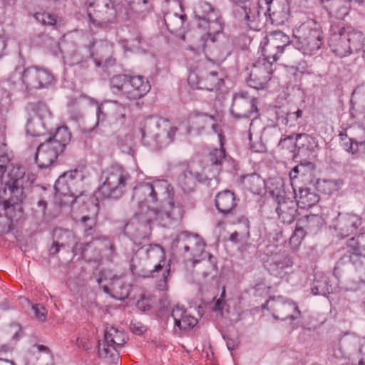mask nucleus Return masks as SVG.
I'll return each instance as SVG.
<instances>
[{
  "label": "nucleus",
  "instance_id": "1",
  "mask_svg": "<svg viewBox=\"0 0 365 365\" xmlns=\"http://www.w3.org/2000/svg\"><path fill=\"white\" fill-rule=\"evenodd\" d=\"M173 188L165 180H156L152 182H140L133 187L132 200L136 202L159 204L166 209L171 220H178L183 216V208L180 202L173 200Z\"/></svg>",
  "mask_w": 365,
  "mask_h": 365
},
{
  "label": "nucleus",
  "instance_id": "2",
  "mask_svg": "<svg viewBox=\"0 0 365 365\" xmlns=\"http://www.w3.org/2000/svg\"><path fill=\"white\" fill-rule=\"evenodd\" d=\"M142 255H145L147 259L153 262H158L154 265V268L148 272L147 274L143 275V277H154L155 273L162 271V278L158 282L156 287L160 290L163 291L167 289L168 278L170 275V264H166L165 255L163 248L158 244L145 245L139 247L135 252L134 257L132 258L130 264V269L133 274L140 275L138 272V264L136 259Z\"/></svg>",
  "mask_w": 365,
  "mask_h": 365
},
{
  "label": "nucleus",
  "instance_id": "3",
  "mask_svg": "<svg viewBox=\"0 0 365 365\" xmlns=\"http://www.w3.org/2000/svg\"><path fill=\"white\" fill-rule=\"evenodd\" d=\"M101 180L102 184L96 191L97 198L117 200L125 193L131 176L123 166L113 165L102 172Z\"/></svg>",
  "mask_w": 365,
  "mask_h": 365
},
{
  "label": "nucleus",
  "instance_id": "4",
  "mask_svg": "<svg viewBox=\"0 0 365 365\" xmlns=\"http://www.w3.org/2000/svg\"><path fill=\"white\" fill-rule=\"evenodd\" d=\"M9 180L5 183V192L9 195L4 202L5 210L19 207L27 196V191L31 187L34 178L29 173L26 174L25 168L21 165L13 167L9 173Z\"/></svg>",
  "mask_w": 365,
  "mask_h": 365
},
{
  "label": "nucleus",
  "instance_id": "5",
  "mask_svg": "<svg viewBox=\"0 0 365 365\" xmlns=\"http://www.w3.org/2000/svg\"><path fill=\"white\" fill-rule=\"evenodd\" d=\"M294 46L304 55H313L322 44V31L319 23L308 20L294 31Z\"/></svg>",
  "mask_w": 365,
  "mask_h": 365
},
{
  "label": "nucleus",
  "instance_id": "6",
  "mask_svg": "<svg viewBox=\"0 0 365 365\" xmlns=\"http://www.w3.org/2000/svg\"><path fill=\"white\" fill-rule=\"evenodd\" d=\"M364 37L361 31L352 26L342 27L330 36L329 45L336 55L344 57L361 50Z\"/></svg>",
  "mask_w": 365,
  "mask_h": 365
},
{
  "label": "nucleus",
  "instance_id": "7",
  "mask_svg": "<svg viewBox=\"0 0 365 365\" xmlns=\"http://www.w3.org/2000/svg\"><path fill=\"white\" fill-rule=\"evenodd\" d=\"M15 79L19 80V90L30 92L34 89L47 87L53 81V75L48 71L36 67L25 68L21 72H14L11 74L9 82L15 84Z\"/></svg>",
  "mask_w": 365,
  "mask_h": 365
},
{
  "label": "nucleus",
  "instance_id": "8",
  "mask_svg": "<svg viewBox=\"0 0 365 365\" xmlns=\"http://www.w3.org/2000/svg\"><path fill=\"white\" fill-rule=\"evenodd\" d=\"M195 17L198 19V26L206 31L205 42L208 39L214 43L216 36L222 31L219 11L207 1H200L195 9ZM205 35L202 39L204 41Z\"/></svg>",
  "mask_w": 365,
  "mask_h": 365
},
{
  "label": "nucleus",
  "instance_id": "9",
  "mask_svg": "<svg viewBox=\"0 0 365 365\" xmlns=\"http://www.w3.org/2000/svg\"><path fill=\"white\" fill-rule=\"evenodd\" d=\"M85 177L82 169L76 168L65 172L55 182L56 192L62 196L71 197V203H74L83 193Z\"/></svg>",
  "mask_w": 365,
  "mask_h": 365
},
{
  "label": "nucleus",
  "instance_id": "10",
  "mask_svg": "<svg viewBox=\"0 0 365 365\" xmlns=\"http://www.w3.org/2000/svg\"><path fill=\"white\" fill-rule=\"evenodd\" d=\"M87 14L89 22L96 28L106 29L115 23L117 17V11L111 0L88 1Z\"/></svg>",
  "mask_w": 365,
  "mask_h": 365
},
{
  "label": "nucleus",
  "instance_id": "11",
  "mask_svg": "<svg viewBox=\"0 0 365 365\" xmlns=\"http://www.w3.org/2000/svg\"><path fill=\"white\" fill-rule=\"evenodd\" d=\"M230 114L236 120L251 118L259 116L257 108V98L250 95L247 91H240L232 96Z\"/></svg>",
  "mask_w": 365,
  "mask_h": 365
},
{
  "label": "nucleus",
  "instance_id": "12",
  "mask_svg": "<svg viewBox=\"0 0 365 365\" xmlns=\"http://www.w3.org/2000/svg\"><path fill=\"white\" fill-rule=\"evenodd\" d=\"M262 11L271 24L283 25L288 21L289 6L287 0H262Z\"/></svg>",
  "mask_w": 365,
  "mask_h": 365
},
{
  "label": "nucleus",
  "instance_id": "13",
  "mask_svg": "<svg viewBox=\"0 0 365 365\" xmlns=\"http://www.w3.org/2000/svg\"><path fill=\"white\" fill-rule=\"evenodd\" d=\"M89 56H92L96 67L108 69L115 65L113 56V45L107 41H92L88 44Z\"/></svg>",
  "mask_w": 365,
  "mask_h": 365
},
{
  "label": "nucleus",
  "instance_id": "14",
  "mask_svg": "<svg viewBox=\"0 0 365 365\" xmlns=\"http://www.w3.org/2000/svg\"><path fill=\"white\" fill-rule=\"evenodd\" d=\"M269 306L272 316L277 320L296 319L300 317V311L297 304L291 300H284L282 297L267 300L262 308Z\"/></svg>",
  "mask_w": 365,
  "mask_h": 365
},
{
  "label": "nucleus",
  "instance_id": "15",
  "mask_svg": "<svg viewBox=\"0 0 365 365\" xmlns=\"http://www.w3.org/2000/svg\"><path fill=\"white\" fill-rule=\"evenodd\" d=\"M362 224L361 217L353 213H340L332 220L331 227L336 232V236L343 239L355 235Z\"/></svg>",
  "mask_w": 365,
  "mask_h": 365
},
{
  "label": "nucleus",
  "instance_id": "16",
  "mask_svg": "<svg viewBox=\"0 0 365 365\" xmlns=\"http://www.w3.org/2000/svg\"><path fill=\"white\" fill-rule=\"evenodd\" d=\"M187 82L192 88L212 91L220 89L224 83V80L218 76V73L216 71L204 73L200 71H193L190 73Z\"/></svg>",
  "mask_w": 365,
  "mask_h": 365
},
{
  "label": "nucleus",
  "instance_id": "17",
  "mask_svg": "<svg viewBox=\"0 0 365 365\" xmlns=\"http://www.w3.org/2000/svg\"><path fill=\"white\" fill-rule=\"evenodd\" d=\"M141 206L140 212L136 213L133 217L125 225V232L131 233L142 239L148 237L151 233L152 225L153 224L150 218L143 205Z\"/></svg>",
  "mask_w": 365,
  "mask_h": 365
},
{
  "label": "nucleus",
  "instance_id": "18",
  "mask_svg": "<svg viewBox=\"0 0 365 365\" xmlns=\"http://www.w3.org/2000/svg\"><path fill=\"white\" fill-rule=\"evenodd\" d=\"M270 274L283 278L293 266L292 257L286 251H279L272 254L264 264Z\"/></svg>",
  "mask_w": 365,
  "mask_h": 365
},
{
  "label": "nucleus",
  "instance_id": "19",
  "mask_svg": "<svg viewBox=\"0 0 365 365\" xmlns=\"http://www.w3.org/2000/svg\"><path fill=\"white\" fill-rule=\"evenodd\" d=\"M347 250L337 262V266L350 262L356 265L359 257L365 258V232L352 237L348 242Z\"/></svg>",
  "mask_w": 365,
  "mask_h": 365
},
{
  "label": "nucleus",
  "instance_id": "20",
  "mask_svg": "<svg viewBox=\"0 0 365 365\" xmlns=\"http://www.w3.org/2000/svg\"><path fill=\"white\" fill-rule=\"evenodd\" d=\"M272 66L262 60L255 64L247 80L249 86L256 90L263 89L272 78Z\"/></svg>",
  "mask_w": 365,
  "mask_h": 365
},
{
  "label": "nucleus",
  "instance_id": "21",
  "mask_svg": "<svg viewBox=\"0 0 365 365\" xmlns=\"http://www.w3.org/2000/svg\"><path fill=\"white\" fill-rule=\"evenodd\" d=\"M63 153L48 140L41 143L35 154V163L40 169H46L56 163L57 157Z\"/></svg>",
  "mask_w": 365,
  "mask_h": 365
},
{
  "label": "nucleus",
  "instance_id": "22",
  "mask_svg": "<svg viewBox=\"0 0 365 365\" xmlns=\"http://www.w3.org/2000/svg\"><path fill=\"white\" fill-rule=\"evenodd\" d=\"M157 126L159 128L162 127L163 130L162 132L157 133L153 135L154 143H150L144 130H141L142 141L143 143L149 146L160 148L172 143L174 140V135L177 131V128L170 126L168 120H163L162 123H158Z\"/></svg>",
  "mask_w": 365,
  "mask_h": 365
},
{
  "label": "nucleus",
  "instance_id": "23",
  "mask_svg": "<svg viewBox=\"0 0 365 365\" xmlns=\"http://www.w3.org/2000/svg\"><path fill=\"white\" fill-rule=\"evenodd\" d=\"M187 121L189 133L190 130H195L198 134H200L209 128H211L215 133L217 132V120L215 116L206 113L193 112L190 114Z\"/></svg>",
  "mask_w": 365,
  "mask_h": 365
},
{
  "label": "nucleus",
  "instance_id": "24",
  "mask_svg": "<svg viewBox=\"0 0 365 365\" xmlns=\"http://www.w3.org/2000/svg\"><path fill=\"white\" fill-rule=\"evenodd\" d=\"M125 343V335L123 331L110 327H106L104 334V344L103 347H101L99 344L98 353L100 356L104 355L107 356L109 354L113 355L110 348H113L116 351L118 347H121Z\"/></svg>",
  "mask_w": 365,
  "mask_h": 365
},
{
  "label": "nucleus",
  "instance_id": "25",
  "mask_svg": "<svg viewBox=\"0 0 365 365\" xmlns=\"http://www.w3.org/2000/svg\"><path fill=\"white\" fill-rule=\"evenodd\" d=\"M170 317L174 322V332L178 334V330L186 331L194 328L198 323V320L187 313V310L180 305H175L171 312Z\"/></svg>",
  "mask_w": 365,
  "mask_h": 365
},
{
  "label": "nucleus",
  "instance_id": "26",
  "mask_svg": "<svg viewBox=\"0 0 365 365\" xmlns=\"http://www.w3.org/2000/svg\"><path fill=\"white\" fill-rule=\"evenodd\" d=\"M150 90L149 81L142 76H129L126 98L135 101L143 98Z\"/></svg>",
  "mask_w": 365,
  "mask_h": 365
},
{
  "label": "nucleus",
  "instance_id": "27",
  "mask_svg": "<svg viewBox=\"0 0 365 365\" xmlns=\"http://www.w3.org/2000/svg\"><path fill=\"white\" fill-rule=\"evenodd\" d=\"M269 193L277 202V205L284 202L294 197L293 190L289 185H286L282 178L272 179L268 187Z\"/></svg>",
  "mask_w": 365,
  "mask_h": 365
},
{
  "label": "nucleus",
  "instance_id": "28",
  "mask_svg": "<svg viewBox=\"0 0 365 365\" xmlns=\"http://www.w3.org/2000/svg\"><path fill=\"white\" fill-rule=\"evenodd\" d=\"M315 165L310 161L301 162L289 173V178L292 182L299 180L305 185L314 183Z\"/></svg>",
  "mask_w": 365,
  "mask_h": 365
},
{
  "label": "nucleus",
  "instance_id": "29",
  "mask_svg": "<svg viewBox=\"0 0 365 365\" xmlns=\"http://www.w3.org/2000/svg\"><path fill=\"white\" fill-rule=\"evenodd\" d=\"M237 205L234 192L229 190L219 192L215 197V206L224 217L232 215Z\"/></svg>",
  "mask_w": 365,
  "mask_h": 365
},
{
  "label": "nucleus",
  "instance_id": "30",
  "mask_svg": "<svg viewBox=\"0 0 365 365\" xmlns=\"http://www.w3.org/2000/svg\"><path fill=\"white\" fill-rule=\"evenodd\" d=\"M291 186L294 194V197L296 199V202L301 207H312L319 202V195L312 191L310 188L299 187L297 190L294 187L292 183H291Z\"/></svg>",
  "mask_w": 365,
  "mask_h": 365
},
{
  "label": "nucleus",
  "instance_id": "31",
  "mask_svg": "<svg viewBox=\"0 0 365 365\" xmlns=\"http://www.w3.org/2000/svg\"><path fill=\"white\" fill-rule=\"evenodd\" d=\"M298 204L292 199L284 202H280L276 207V212L279 220L284 224H291L297 216Z\"/></svg>",
  "mask_w": 365,
  "mask_h": 365
},
{
  "label": "nucleus",
  "instance_id": "32",
  "mask_svg": "<svg viewBox=\"0 0 365 365\" xmlns=\"http://www.w3.org/2000/svg\"><path fill=\"white\" fill-rule=\"evenodd\" d=\"M311 292L314 295L327 296L332 293V286L328 277L322 272H316L311 284Z\"/></svg>",
  "mask_w": 365,
  "mask_h": 365
},
{
  "label": "nucleus",
  "instance_id": "33",
  "mask_svg": "<svg viewBox=\"0 0 365 365\" xmlns=\"http://www.w3.org/2000/svg\"><path fill=\"white\" fill-rule=\"evenodd\" d=\"M68 65L70 66H78L83 69L88 67V61L92 56H89L88 45L84 48H76L72 46V49L68 51Z\"/></svg>",
  "mask_w": 365,
  "mask_h": 365
},
{
  "label": "nucleus",
  "instance_id": "34",
  "mask_svg": "<svg viewBox=\"0 0 365 365\" xmlns=\"http://www.w3.org/2000/svg\"><path fill=\"white\" fill-rule=\"evenodd\" d=\"M138 205H143L148 215L153 223L157 222L158 225L163 227L168 226V223L171 221L170 219L169 215L166 210H160L159 207H161L159 204H148L145 202H137Z\"/></svg>",
  "mask_w": 365,
  "mask_h": 365
},
{
  "label": "nucleus",
  "instance_id": "35",
  "mask_svg": "<svg viewBox=\"0 0 365 365\" xmlns=\"http://www.w3.org/2000/svg\"><path fill=\"white\" fill-rule=\"evenodd\" d=\"M201 180L202 176L199 173H193L186 168L178 177V185L185 192H189L192 191L197 182Z\"/></svg>",
  "mask_w": 365,
  "mask_h": 365
},
{
  "label": "nucleus",
  "instance_id": "36",
  "mask_svg": "<svg viewBox=\"0 0 365 365\" xmlns=\"http://www.w3.org/2000/svg\"><path fill=\"white\" fill-rule=\"evenodd\" d=\"M307 234H317L324 225V218L317 214L306 215L298 220Z\"/></svg>",
  "mask_w": 365,
  "mask_h": 365
},
{
  "label": "nucleus",
  "instance_id": "37",
  "mask_svg": "<svg viewBox=\"0 0 365 365\" xmlns=\"http://www.w3.org/2000/svg\"><path fill=\"white\" fill-rule=\"evenodd\" d=\"M71 133L66 125L58 127L55 133L51 135L46 140L52 143L59 150L63 152L67 144L70 142Z\"/></svg>",
  "mask_w": 365,
  "mask_h": 365
},
{
  "label": "nucleus",
  "instance_id": "38",
  "mask_svg": "<svg viewBox=\"0 0 365 365\" xmlns=\"http://www.w3.org/2000/svg\"><path fill=\"white\" fill-rule=\"evenodd\" d=\"M197 245V236H192L187 232H181L173 240L171 247L173 251L187 252L192 245Z\"/></svg>",
  "mask_w": 365,
  "mask_h": 365
},
{
  "label": "nucleus",
  "instance_id": "39",
  "mask_svg": "<svg viewBox=\"0 0 365 365\" xmlns=\"http://www.w3.org/2000/svg\"><path fill=\"white\" fill-rule=\"evenodd\" d=\"M238 224L240 225V230L235 231L230 236L229 240L235 243H244L250 237V221L247 217L242 216L238 218Z\"/></svg>",
  "mask_w": 365,
  "mask_h": 365
},
{
  "label": "nucleus",
  "instance_id": "40",
  "mask_svg": "<svg viewBox=\"0 0 365 365\" xmlns=\"http://www.w3.org/2000/svg\"><path fill=\"white\" fill-rule=\"evenodd\" d=\"M109 125L121 127L126 120V108L117 101L110 103Z\"/></svg>",
  "mask_w": 365,
  "mask_h": 365
},
{
  "label": "nucleus",
  "instance_id": "41",
  "mask_svg": "<svg viewBox=\"0 0 365 365\" xmlns=\"http://www.w3.org/2000/svg\"><path fill=\"white\" fill-rule=\"evenodd\" d=\"M260 46L263 56L262 61L270 63L272 65L277 62L280 56L284 53V51L277 48L274 45H272V43L264 38L261 42Z\"/></svg>",
  "mask_w": 365,
  "mask_h": 365
},
{
  "label": "nucleus",
  "instance_id": "42",
  "mask_svg": "<svg viewBox=\"0 0 365 365\" xmlns=\"http://www.w3.org/2000/svg\"><path fill=\"white\" fill-rule=\"evenodd\" d=\"M29 14L32 16L34 19L44 26H51L53 29L56 28L57 25V16L54 14H51L43 11L42 9L36 10V9H29Z\"/></svg>",
  "mask_w": 365,
  "mask_h": 365
},
{
  "label": "nucleus",
  "instance_id": "43",
  "mask_svg": "<svg viewBox=\"0 0 365 365\" xmlns=\"http://www.w3.org/2000/svg\"><path fill=\"white\" fill-rule=\"evenodd\" d=\"M185 16L177 14H166L164 22L168 31L175 34L181 35L183 32V25Z\"/></svg>",
  "mask_w": 365,
  "mask_h": 365
},
{
  "label": "nucleus",
  "instance_id": "44",
  "mask_svg": "<svg viewBox=\"0 0 365 365\" xmlns=\"http://www.w3.org/2000/svg\"><path fill=\"white\" fill-rule=\"evenodd\" d=\"M329 4L324 5L328 12L338 19H343L349 13V6L346 2L341 0L327 1Z\"/></svg>",
  "mask_w": 365,
  "mask_h": 365
},
{
  "label": "nucleus",
  "instance_id": "45",
  "mask_svg": "<svg viewBox=\"0 0 365 365\" xmlns=\"http://www.w3.org/2000/svg\"><path fill=\"white\" fill-rule=\"evenodd\" d=\"M53 240L62 247H70L76 243L75 237L72 231L62 228H55L53 231Z\"/></svg>",
  "mask_w": 365,
  "mask_h": 365
},
{
  "label": "nucleus",
  "instance_id": "46",
  "mask_svg": "<svg viewBox=\"0 0 365 365\" xmlns=\"http://www.w3.org/2000/svg\"><path fill=\"white\" fill-rule=\"evenodd\" d=\"M128 81V75L120 74L113 76L110 80L112 92L116 95H121L126 98Z\"/></svg>",
  "mask_w": 365,
  "mask_h": 365
},
{
  "label": "nucleus",
  "instance_id": "47",
  "mask_svg": "<svg viewBox=\"0 0 365 365\" xmlns=\"http://www.w3.org/2000/svg\"><path fill=\"white\" fill-rule=\"evenodd\" d=\"M264 39L270 42L277 48H280L284 51L288 46H289L291 42L289 36L281 31L269 32Z\"/></svg>",
  "mask_w": 365,
  "mask_h": 365
},
{
  "label": "nucleus",
  "instance_id": "48",
  "mask_svg": "<svg viewBox=\"0 0 365 365\" xmlns=\"http://www.w3.org/2000/svg\"><path fill=\"white\" fill-rule=\"evenodd\" d=\"M225 150L222 148L214 149L209 154V161L213 170V177L218 175L222 170V164L225 160Z\"/></svg>",
  "mask_w": 365,
  "mask_h": 365
},
{
  "label": "nucleus",
  "instance_id": "49",
  "mask_svg": "<svg viewBox=\"0 0 365 365\" xmlns=\"http://www.w3.org/2000/svg\"><path fill=\"white\" fill-rule=\"evenodd\" d=\"M295 146L300 149H306L312 153L318 147V140L316 138L306 133L297 134Z\"/></svg>",
  "mask_w": 365,
  "mask_h": 365
},
{
  "label": "nucleus",
  "instance_id": "50",
  "mask_svg": "<svg viewBox=\"0 0 365 365\" xmlns=\"http://www.w3.org/2000/svg\"><path fill=\"white\" fill-rule=\"evenodd\" d=\"M110 103H101L98 105L96 108V122L95 125L88 129V132H91L94 130L95 127L98 125L99 124L105 125L106 123L109 124V118H110Z\"/></svg>",
  "mask_w": 365,
  "mask_h": 365
},
{
  "label": "nucleus",
  "instance_id": "51",
  "mask_svg": "<svg viewBox=\"0 0 365 365\" xmlns=\"http://www.w3.org/2000/svg\"><path fill=\"white\" fill-rule=\"evenodd\" d=\"M45 125V120L31 115L27 120L26 133L31 136H38L41 135Z\"/></svg>",
  "mask_w": 365,
  "mask_h": 365
},
{
  "label": "nucleus",
  "instance_id": "52",
  "mask_svg": "<svg viewBox=\"0 0 365 365\" xmlns=\"http://www.w3.org/2000/svg\"><path fill=\"white\" fill-rule=\"evenodd\" d=\"M29 107L31 110L34 113V117L39 118L45 121L51 119L52 115L51 112L45 103L38 101L31 103Z\"/></svg>",
  "mask_w": 365,
  "mask_h": 365
},
{
  "label": "nucleus",
  "instance_id": "53",
  "mask_svg": "<svg viewBox=\"0 0 365 365\" xmlns=\"http://www.w3.org/2000/svg\"><path fill=\"white\" fill-rule=\"evenodd\" d=\"M118 145L122 153L133 155L135 143L131 135H125L118 138Z\"/></svg>",
  "mask_w": 365,
  "mask_h": 365
},
{
  "label": "nucleus",
  "instance_id": "54",
  "mask_svg": "<svg viewBox=\"0 0 365 365\" xmlns=\"http://www.w3.org/2000/svg\"><path fill=\"white\" fill-rule=\"evenodd\" d=\"M306 234H307V232L302 226L299 225V223L297 221L295 230L289 239V244L292 248L297 249L299 247Z\"/></svg>",
  "mask_w": 365,
  "mask_h": 365
},
{
  "label": "nucleus",
  "instance_id": "55",
  "mask_svg": "<svg viewBox=\"0 0 365 365\" xmlns=\"http://www.w3.org/2000/svg\"><path fill=\"white\" fill-rule=\"evenodd\" d=\"M350 115L351 118L365 119V99L362 98L359 103L351 101Z\"/></svg>",
  "mask_w": 365,
  "mask_h": 365
},
{
  "label": "nucleus",
  "instance_id": "56",
  "mask_svg": "<svg viewBox=\"0 0 365 365\" xmlns=\"http://www.w3.org/2000/svg\"><path fill=\"white\" fill-rule=\"evenodd\" d=\"M79 225L83 229L86 235H92L94 233L96 227V220L88 216H83L79 222Z\"/></svg>",
  "mask_w": 365,
  "mask_h": 365
},
{
  "label": "nucleus",
  "instance_id": "57",
  "mask_svg": "<svg viewBox=\"0 0 365 365\" xmlns=\"http://www.w3.org/2000/svg\"><path fill=\"white\" fill-rule=\"evenodd\" d=\"M130 6L133 12L140 14L148 11L151 5L150 0H132Z\"/></svg>",
  "mask_w": 365,
  "mask_h": 365
},
{
  "label": "nucleus",
  "instance_id": "58",
  "mask_svg": "<svg viewBox=\"0 0 365 365\" xmlns=\"http://www.w3.org/2000/svg\"><path fill=\"white\" fill-rule=\"evenodd\" d=\"M354 137L352 138L354 144L364 145L365 144V126L359 125L353 128Z\"/></svg>",
  "mask_w": 365,
  "mask_h": 365
},
{
  "label": "nucleus",
  "instance_id": "59",
  "mask_svg": "<svg viewBox=\"0 0 365 365\" xmlns=\"http://www.w3.org/2000/svg\"><path fill=\"white\" fill-rule=\"evenodd\" d=\"M277 115V120L278 123H281L284 125H287L289 123V125H294V122L297 120L296 115L293 113V112L286 113L285 115H279L278 111L276 112Z\"/></svg>",
  "mask_w": 365,
  "mask_h": 365
},
{
  "label": "nucleus",
  "instance_id": "60",
  "mask_svg": "<svg viewBox=\"0 0 365 365\" xmlns=\"http://www.w3.org/2000/svg\"><path fill=\"white\" fill-rule=\"evenodd\" d=\"M31 309L34 313L35 318L41 322L46 320L47 310L46 308L39 304L32 305Z\"/></svg>",
  "mask_w": 365,
  "mask_h": 365
},
{
  "label": "nucleus",
  "instance_id": "61",
  "mask_svg": "<svg viewBox=\"0 0 365 365\" xmlns=\"http://www.w3.org/2000/svg\"><path fill=\"white\" fill-rule=\"evenodd\" d=\"M364 284L365 281L363 279L355 280L350 279L346 282L344 289L348 292H356Z\"/></svg>",
  "mask_w": 365,
  "mask_h": 365
},
{
  "label": "nucleus",
  "instance_id": "62",
  "mask_svg": "<svg viewBox=\"0 0 365 365\" xmlns=\"http://www.w3.org/2000/svg\"><path fill=\"white\" fill-rule=\"evenodd\" d=\"M223 338L226 341L227 349L230 351L234 350L240 343L238 338L235 336L223 335Z\"/></svg>",
  "mask_w": 365,
  "mask_h": 365
},
{
  "label": "nucleus",
  "instance_id": "63",
  "mask_svg": "<svg viewBox=\"0 0 365 365\" xmlns=\"http://www.w3.org/2000/svg\"><path fill=\"white\" fill-rule=\"evenodd\" d=\"M136 307L138 309L143 312H146L151 309V306L149 304L148 299L143 297L136 302Z\"/></svg>",
  "mask_w": 365,
  "mask_h": 365
},
{
  "label": "nucleus",
  "instance_id": "64",
  "mask_svg": "<svg viewBox=\"0 0 365 365\" xmlns=\"http://www.w3.org/2000/svg\"><path fill=\"white\" fill-rule=\"evenodd\" d=\"M304 73H309V71L306 62L302 61L298 63L294 74L295 76H298L299 74L302 75Z\"/></svg>",
  "mask_w": 365,
  "mask_h": 365
}]
</instances>
